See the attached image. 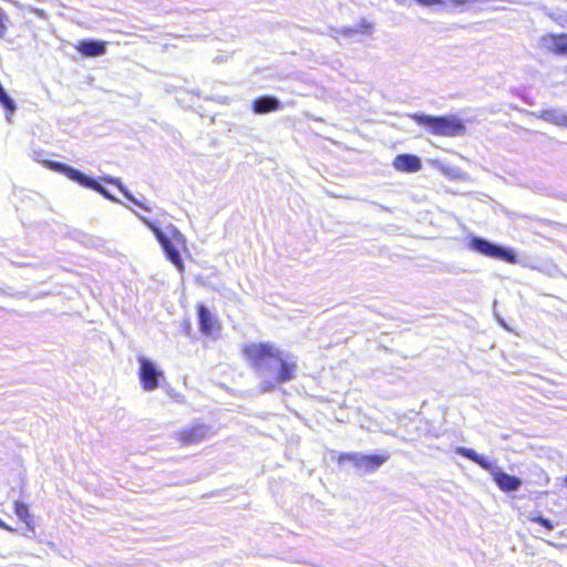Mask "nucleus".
<instances>
[{
    "mask_svg": "<svg viewBox=\"0 0 567 567\" xmlns=\"http://www.w3.org/2000/svg\"><path fill=\"white\" fill-rule=\"evenodd\" d=\"M245 354L261 379L259 389L262 393L271 392L278 384L296 378V360L268 342L247 346Z\"/></svg>",
    "mask_w": 567,
    "mask_h": 567,
    "instance_id": "f257e3e1",
    "label": "nucleus"
},
{
    "mask_svg": "<svg viewBox=\"0 0 567 567\" xmlns=\"http://www.w3.org/2000/svg\"><path fill=\"white\" fill-rule=\"evenodd\" d=\"M137 217L148 227L159 243L166 258L179 270L184 271V261L182 259L179 247H185L186 239L179 229L173 224H167L161 228L156 223L137 214Z\"/></svg>",
    "mask_w": 567,
    "mask_h": 567,
    "instance_id": "f03ea898",
    "label": "nucleus"
},
{
    "mask_svg": "<svg viewBox=\"0 0 567 567\" xmlns=\"http://www.w3.org/2000/svg\"><path fill=\"white\" fill-rule=\"evenodd\" d=\"M456 453L471 462L478 465L481 468L487 471L493 477L496 486L504 493L517 492L523 485L522 478L515 475H511L498 467L494 461L477 453L475 450L470 447L460 446L456 449Z\"/></svg>",
    "mask_w": 567,
    "mask_h": 567,
    "instance_id": "7ed1b4c3",
    "label": "nucleus"
},
{
    "mask_svg": "<svg viewBox=\"0 0 567 567\" xmlns=\"http://www.w3.org/2000/svg\"><path fill=\"white\" fill-rule=\"evenodd\" d=\"M35 161L43 163V165L47 168H49L53 172L65 175L69 179L75 182L80 186L95 190L96 193L102 195L105 199H109L113 203L122 204V202L117 197H115L113 194H111L109 192V189L106 187H104L99 179L81 172L80 169H78L73 166H70L65 163L58 162V161H51V159L42 161L39 157H35Z\"/></svg>",
    "mask_w": 567,
    "mask_h": 567,
    "instance_id": "20e7f679",
    "label": "nucleus"
},
{
    "mask_svg": "<svg viewBox=\"0 0 567 567\" xmlns=\"http://www.w3.org/2000/svg\"><path fill=\"white\" fill-rule=\"evenodd\" d=\"M411 117L419 124L431 131L432 134L443 136H461L465 133V124L455 115H429L414 113Z\"/></svg>",
    "mask_w": 567,
    "mask_h": 567,
    "instance_id": "39448f33",
    "label": "nucleus"
},
{
    "mask_svg": "<svg viewBox=\"0 0 567 567\" xmlns=\"http://www.w3.org/2000/svg\"><path fill=\"white\" fill-rule=\"evenodd\" d=\"M468 248L485 257L503 260L508 264L517 262V255L514 249L493 243L484 237L471 235Z\"/></svg>",
    "mask_w": 567,
    "mask_h": 567,
    "instance_id": "423d86ee",
    "label": "nucleus"
},
{
    "mask_svg": "<svg viewBox=\"0 0 567 567\" xmlns=\"http://www.w3.org/2000/svg\"><path fill=\"white\" fill-rule=\"evenodd\" d=\"M389 458L390 455L388 452L381 454H362L352 452L340 454L339 463L342 464L343 462L349 461L357 468L363 470L367 473H372L381 467Z\"/></svg>",
    "mask_w": 567,
    "mask_h": 567,
    "instance_id": "0eeeda50",
    "label": "nucleus"
},
{
    "mask_svg": "<svg viewBox=\"0 0 567 567\" xmlns=\"http://www.w3.org/2000/svg\"><path fill=\"white\" fill-rule=\"evenodd\" d=\"M137 360L140 363L138 379L142 388L148 392L154 391L159 386V380L164 378L163 372L146 357L140 355Z\"/></svg>",
    "mask_w": 567,
    "mask_h": 567,
    "instance_id": "6e6552de",
    "label": "nucleus"
},
{
    "mask_svg": "<svg viewBox=\"0 0 567 567\" xmlns=\"http://www.w3.org/2000/svg\"><path fill=\"white\" fill-rule=\"evenodd\" d=\"M210 435V426L195 422L177 433V440L183 445L198 444Z\"/></svg>",
    "mask_w": 567,
    "mask_h": 567,
    "instance_id": "1a4fd4ad",
    "label": "nucleus"
},
{
    "mask_svg": "<svg viewBox=\"0 0 567 567\" xmlns=\"http://www.w3.org/2000/svg\"><path fill=\"white\" fill-rule=\"evenodd\" d=\"M539 47L557 55H567V33H548L539 39Z\"/></svg>",
    "mask_w": 567,
    "mask_h": 567,
    "instance_id": "9d476101",
    "label": "nucleus"
},
{
    "mask_svg": "<svg viewBox=\"0 0 567 567\" xmlns=\"http://www.w3.org/2000/svg\"><path fill=\"white\" fill-rule=\"evenodd\" d=\"M75 49L86 58L102 56L106 53V42L97 39H84L75 44Z\"/></svg>",
    "mask_w": 567,
    "mask_h": 567,
    "instance_id": "9b49d317",
    "label": "nucleus"
},
{
    "mask_svg": "<svg viewBox=\"0 0 567 567\" xmlns=\"http://www.w3.org/2000/svg\"><path fill=\"white\" fill-rule=\"evenodd\" d=\"M196 310L199 331L205 336L213 334L214 330L218 328L216 316L203 303L197 305Z\"/></svg>",
    "mask_w": 567,
    "mask_h": 567,
    "instance_id": "f8f14e48",
    "label": "nucleus"
},
{
    "mask_svg": "<svg viewBox=\"0 0 567 567\" xmlns=\"http://www.w3.org/2000/svg\"><path fill=\"white\" fill-rule=\"evenodd\" d=\"M281 107V101L278 97L268 94L258 96L251 103V110L257 115L275 112L280 110Z\"/></svg>",
    "mask_w": 567,
    "mask_h": 567,
    "instance_id": "ddd939ff",
    "label": "nucleus"
},
{
    "mask_svg": "<svg viewBox=\"0 0 567 567\" xmlns=\"http://www.w3.org/2000/svg\"><path fill=\"white\" fill-rule=\"evenodd\" d=\"M393 166L396 171L400 172L415 173L421 169L422 162L419 156L405 153L395 156Z\"/></svg>",
    "mask_w": 567,
    "mask_h": 567,
    "instance_id": "4468645a",
    "label": "nucleus"
},
{
    "mask_svg": "<svg viewBox=\"0 0 567 567\" xmlns=\"http://www.w3.org/2000/svg\"><path fill=\"white\" fill-rule=\"evenodd\" d=\"M2 111L4 113L6 121L9 124L17 123V111L18 106L16 101L7 93L2 87Z\"/></svg>",
    "mask_w": 567,
    "mask_h": 567,
    "instance_id": "2eb2a0df",
    "label": "nucleus"
},
{
    "mask_svg": "<svg viewBox=\"0 0 567 567\" xmlns=\"http://www.w3.org/2000/svg\"><path fill=\"white\" fill-rule=\"evenodd\" d=\"M540 117L549 123L567 126V115L564 111L558 109L545 110L542 112Z\"/></svg>",
    "mask_w": 567,
    "mask_h": 567,
    "instance_id": "dca6fc26",
    "label": "nucleus"
},
{
    "mask_svg": "<svg viewBox=\"0 0 567 567\" xmlns=\"http://www.w3.org/2000/svg\"><path fill=\"white\" fill-rule=\"evenodd\" d=\"M13 509L16 515L27 525L28 529L34 533V527L31 522V515L29 513L28 505L19 499H16L13 502Z\"/></svg>",
    "mask_w": 567,
    "mask_h": 567,
    "instance_id": "f3484780",
    "label": "nucleus"
},
{
    "mask_svg": "<svg viewBox=\"0 0 567 567\" xmlns=\"http://www.w3.org/2000/svg\"><path fill=\"white\" fill-rule=\"evenodd\" d=\"M23 483H24V470H23V466H22L20 460H18L17 467L14 468V473H13L11 492L17 493L19 491V493H21Z\"/></svg>",
    "mask_w": 567,
    "mask_h": 567,
    "instance_id": "a211bd4d",
    "label": "nucleus"
},
{
    "mask_svg": "<svg viewBox=\"0 0 567 567\" xmlns=\"http://www.w3.org/2000/svg\"><path fill=\"white\" fill-rule=\"evenodd\" d=\"M529 519L534 523L539 524L542 527H544L547 530L554 529V524L551 523V520L549 518L543 516L540 513L529 516Z\"/></svg>",
    "mask_w": 567,
    "mask_h": 567,
    "instance_id": "6ab92c4d",
    "label": "nucleus"
},
{
    "mask_svg": "<svg viewBox=\"0 0 567 567\" xmlns=\"http://www.w3.org/2000/svg\"><path fill=\"white\" fill-rule=\"evenodd\" d=\"M102 181L106 184H111V185H114L117 187V189L123 194L125 192V189H127L125 187V185L121 182L120 178L117 177H114V176H111V175H106L104 177H102Z\"/></svg>",
    "mask_w": 567,
    "mask_h": 567,
    "instance_id": "aec40b11",
    "label": "nucleus"
},
{
    "mask_svg": "<svg viewBox=\"0 0 567 567\" xmlns=\"http://www.w3.org/2000/svg\"><path fill=\"white\" fill-rule=\"evenodd\" d=\"M122 195L135 206L144 210H150V208L145 204L140 202L128 189H125V192Z\"/></svg>",
    "mask_w": 567,
    "mask_h": 567,
    "instance_id": "412c9836",
    "label": "nucleus"
},
{
    "mask_svg": "<svg viewBox=\"0 0 567 567\" xmlns=\"http://www.w3.org/2000/svg\"><path fill=\"white\" fill-rule=\"evenodd\" d=\"M358 32H360V31L357 30L355 28H347V29H344L343 34L350 35V34H354V33H358Z\"/></svg>",
    "mask_w": 567,
    "mask_h": 567,
    "instance_id": "4be33fe9",
    "label": "nucleus"
},
{
    "mask_svg": "<svg viewBox=\"0 0 567 567\" xmlns=\"http://www.w3.org/2000/svg\"><path fill=\"white\" fill-rule=\"evenodd\" d=\"M34 13H35L39 18H42V19H44V18H45V12H44L42 9H34Z\"/></svg>",
    "mask_w": 567,
    "mask_h": 567,
    "instance_id": "5701e85b",
    "label": "nucleus"
},
{
    "mask_svg": "<svg viewBox=\"0 0 567 567\" xmlns=\"http://www.w3.org/2000/svg\"><path fill=\"white\" fill-rule=\"evenodd\" d=\"M559 23L563 27L567 24V13L565 14L564 19Z\"/></svg>",
    "mask_w": 567,
    "mask_h": 567,
    "instance_id": "b1692460",
    "label": "nucleus"
},
{
    "mask_svg": "<svg viewBox=\"0 0 567 567\" xmlns=\"http://www.w3.org/2000/svg\"><path fill=\"white\" fill-rule=\"evenodd\" d=\"M396 4L404 6L406 3V0H394Z\"/></svg>",
    "mask_w": 567,
    "mask_h": 567,
    "instance_id": "393cba45",
    "label": "nucleus"
},
{
    "mask_svg": "<svg viewBox=\"0 0 567 567\" xmlns=\"http://www.w3.org/2000/svg\"><path fill=\"white\" fill-rule=\"evenodd\" d=\"M2 529H11L4 522L1 523Z\"/></svg>",
    "mask_w": 567,
    "mask_h": 567,
    "instance_id": "a878e982",
    "label": "nucleus"
},
{
    "mask_svg": "<svg viewBox=\"0 0 567 567\" xmlns=\"http://www.w3.org/2000/svg\"><path fill=\"white\" fill-rule=\"evenodd\" d=\"M1 19H2V32L4 31V14L2 13L1 16Z\"/></svg>",
    "mask_w": 567,
    "mask_h": 567,
    "instance_id": "bb28decb",
    "label": "nucleus"
},
{
    "mask_svg": "<svg viewBox=\"0 0 567 567\" xmlns=\"http://www.w3.org/2000/svg\"><path fill=\"white\" fill-rule=\"evenodd\" d=\"M362 25H363L364 28H367V29H368V28H370V25H369V24H367L365 22H363V24H362Z\"/></svg>",
    "mask_w": 567,
    "mask_h": 567,
    "instance_id": "cd10ccee",
    "label": "nucleus"
},
{
    "mask_svg": "<svg viewBox=\"0 0 567 567\" xmlns=\"http://www.w3.org/2000/svg\"><path fill=\"white\" fill-rule=\"evenodd\" d=\"M565 484H566V486H567V476L565 477Z\"/></svg>",
    "mask_w": 567,
    "mask_h": 567,
    "instance_id": "c85d7f7f",
    "label": "nucleus"
}]
</instances>
